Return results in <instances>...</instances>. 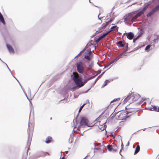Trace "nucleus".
<instances>
[{
    "mask_svg": "<svg viewBox=\"0 0 159 159\" xmlns=\"http://www.w3.org/2000/svg\"><path fill=\"white\" fill-rule=\"evenodd\" d=\"M71 79L74 80L76 85L72 88L67 85L64 87L62 91V93L65 98H67L68 97V92L69 90L72 91L75 90L83 86L85 84L80 78H77L76 77V74L74 72H73L71 75Z\"/></svg>",
    "mask_w": 159,
    "mask_h": 159,
    "instance_id": "f257e3e1",
    "label": "nucleus"
},
{
    "mask_svg": "<svg viewBox=\"0 0 159 159\" xmlns=\"http://www.w3.org/2000/svg\"><path fill=\"white\" fill-rule=\"evenodd\" d=\"M148 4L145 6L139 12L136 13L137 11L130 12L124 16L123 19L126 24H131L137 18L144 14L148 8Z\"/></svg>",
    "mask_w": 159,
    "mask_h": 159,
    "instance_id": "f03ea898",
    "label": "nucleus"
},
{
    "mask_svg": "<svg viewBox=\"0 0 159 159\" xmlns=\"http://www.w3.org/2000/svg\"><path fill=\"white\" fill-rule=\"evenodd\" d=\"M34 128L32 124L29 122L28 124V128L27 129L28 133V140L27 142V145L26 148H27V154H28V150L30 149L31 145L32 138L33 132Z\"/></svg>",
    "mask_w": 159,
    "mask_h": 159,
    "instance_id": "7ed1b4c3",
    "label": "nucleus"
},
{
    "mask_svg": "<svg viewBox=\"0 0 159 159\" xmlns=\"http://www.w3.org/2000/svg\"><path fill=\"white\" fill-rule=\"evenodd\" d=\"M76 66L78 72L80 74H82L84 71V64L81 61L76 63Z\"/></svg>",
    "mask_w": 159,
    "mask_h": 159,
    "instance_id": "20e7f679",
    "label": "nucleus"
},
{
    "mask_svg": "<svg viewBox=\"0 0 159 159\" xmlns=\"http://www.w3.org/2000/svg\"><path fill=\"white\" fill-rule=\"evenodd\" d=\"M80 126H82L83 127L84 126H87L89 127V121L88 119L84 116L81 117L80 121Z\"/></svg>",
    "mask_w": 159,
    "mask_h": 159,
    "instance_id": "39448f33",
    "label": "nucleus"
},
{
    "mask_svg": "<svg viewBox=\"0 0 159 159\" xmlns=\"http://www.w3.org/2000/svg\"><path fill=\"white\" fill-rule=\"evenodd\" d=\"M123 114L120 113V115L118 117L117 119L119 120H121L124 121L126 120L127 119L129 118L130 116L131 115H128L127 113H125V114Z\"/></svg>",
    "mask_w": 159,
    "mask_h": 159,
    "instance_id": "423d86ee",
    "label": "nucleus"
},
{
    "mask_svg": "<svg viewBox=\"0 0 159 159\" xmlns=\"http://www.w3.org/2000/svg\"><path fill=\"white\" fill-rule=\"evenodd\" d=\"M87 52H87L86 54L85 55L84 58L87 60H89V59H92L93 54L90 50V48H88Z\"/></svg>",
    "mask_w": 159,
    "mask_h": 159,
    "instance_id": "0eeeda50",
    "label": "nucleus"
},
{
    "mask_svg": "<svg viewBox=\"0 0 159 159\" xmlns=\"http://www.w3.org/2000/svg\"><path fill=\"white\" fill-rule=\"evenodd\" d=\"M132 93V101L133 102L137 101L140 97V95L138 93H134V92Z\"/></svg>",
    "mask_w": 159,
    "mask_h": 159,
    "instance_id": "6e6552de",
    "label": "nucleus"
},
{
    "mask_svg": "<svg viewBox=\"0 0 159 159\" xmlns=\"http://www.w3.org/2000/svg\"><path fill=\"white\" fill-rule=\"evenodd\" d=\"M91 45H93V41L91 40L86 45L85 48L82 50L80 52V53H79L77 55L75 56L72 60H74V59L77 57L78 55H79L82 52H84L85 50H86V48H87V46H91Z\"/></svg>",
    "mask_w": 159,
    "mask_h": 159,
    "instance_id": "1a4fd4ad",
    "label": "nucleus"
},
{
    "mask_svg": "<svg viewBox=\"0 0 159 159\" xmlns=\"http://www.w3.org/2000/svg\"><path fill=\"white\" fill-rule=\"evenodd\" d=\"M114 145H108L107 146V149L109 151H113L114 152H116L117 151V150L116 148H114Z\"/></svg>",
    "mask_w": 159,
    "mask_h": 159,
    "instance_id": "9d476101",
    "label": "nucleus"
},
{
    "mask_svg": "<svg viewBox=\"0 0 159 159\" xmlns=\"http://www.w3.org/2000/svg\"><path fill=\"white\" fill-rule=\"evenodd\" d=\"M6 46L8 50L10 53H13L14 52V51L13 48L10 45L7 44H6Z\"/></svg>",
    "mask_w": 159,
    "mask_h": 159,
    "instance_id": "9b49d317",
    "label": "nucleus"
},
{
    "mask_svg": "<svg viewBox=\"0 0 159 159\" xmlns=\"http://www.w3.org/2000/svg\"><path fill=\"white\" fill-rule=\"evenodd\" d=\"M132 93H129L127 97L125 98L123 101L124 103L126 102L130 98H132Z\"/></svg>",
    "mask_w": 159,
    "mask_h": 159,
    "instance_id": "f8f14e48",
    "label": "nucleus"
},
{
    "mask_svg": "<svg viewBox=\"0 0 159 159\" xmlns=\"http://www.w3.org/2000/svg\"><path fill=\"white\" fill-rule=\"evenodd\" d=\"M124 46H125V51L122 53V55H123V56L127 55V52L128 51V43H124Z\"/></svg>",
    "mask_w": 159,
    "mask_h": 159,
    "instance_id": "ddd939ff",
    "label": "nucleus"
},
{
    "mask_svg": "<svg viewBox=\"0 0 159 159\" xmlns=\"http://www.w3.org/2000/svg\"><path fill=\"white\" fill-rule=\"evenodd\" d=\"M127 38L129 40H131L133 39L134 35L133 33L129 32L127 34Z\"/></svg>",
    "mask_w": 159,
    "mask_h": 159,
    "instance_id": "4468645a",
    "label": "nucleus"
},
{
    "mask_svg": "<svg viewBox=\"0 0 159 159\" xmlns=\"http://www.w3.org/2000/svg\"><path fill=\"white\" fill-rule=\"evenodd\" d=\"M113 81L112 79H109V80H106L104 82V83L103 85L101 87L102 88H103L104 87H105L106 86L107 84L109 83H110L111 82V81Z\"/></svg>",
    "mask_w": 159,
    "mask_h": 159,
    "instance_id": "2eb2a0df",
    "label": "nucleus"
},
{
    "mask_svg": "<svg viewBox=\"0 0 159 159\" xmlns=\"http://www.w3.org/2000/svg\"><path fill=\"white\" fill-rule=\"evenodd\" d=\"M155 12H156L153 8L150 11L149 13L147 14V16L148 17H150Z\"/></svg>",
    "mask_w": 159,
    "mask_h": 159,
    "instance_id": "dca6fc26",
    "label": "nucleus"
},
{
    "mask_svg": "<svg viewBox=\"0 0 159 159\" xmlns=\"http://www.w3.org/2000/svg\"><path fill=\"white\" fill-rule=\"evenodd\" d=\"M52 141V138L51 137H48L47 138L45 143L47 144H48L51 143Z\"/></svg>",
    "mask_w": 159,
    "mask_h": 159,
    "instance_id": "f3484780",
    "label": "nucleus"
},
{
    "mask_svg": "<svg viewBox=\"0 0 159 159\" xmlns=\"http://www.w3.org/2000/svg\"><path fill=\"white\" fill-rule=\"evenodd\" d=\"M117 44L119 47H124V43H123L122 41H119L117 42Z\"/></svg>",
    "mask_w": 159,
    "mask_h": 159,
    "instance_id": "a211bd4d",
    "label": "nucleus"
},
{
    "mask_svg": "<svg viewBox=\"0 0 159 159\" xmlns=\"http://www.w3.org/2000/svg\"><path fill=\"white\" fill-rule=\"evenodd\" d=\"M140 150V146L138 145H137L135 150L134 154L135 155L138 153Z\"/></svg>",
    "mask_w": 159,
    "mask_h": 159,
    "instance_id": "6ab92c4d",
    "label": "nucleus"
},
{
    "mask_svg": "<svg viewBox=\"0 0 159 159\" xmlns=\"http://www.w3.org/2000/svg\"><path fill=\"white\" fill-rule=\"evenodd\" d=\"M137 111H138L137 110V111L135 110L134 109L130 108V109H129L128 111H127V114L128 115V114L129 113H132V112H136Z\"/></svg>",
    "mask_w": 159,
    "mask_h": 159,
    "instance_id": "aec40b11",
    "label": "nucleus"
},
{
    "mask_svg": "<svg viewBox=\"0 0 159 159\" xmlns=\"http://www.w3.org/2000/svg\"><path fill=\"white\" fill-rule=\"evenodd\" d=\"M117 60H111V61L109 63L107 64L105 67H104L103 69H104L108 67L111 64L115 63Z\"/></svg>",
    "mask_w": 159,
    "mask_h": 159,
    "instance_id": "412c9836",
    "label": "nucleus"
},
{
    "mask_svg": "<svg viewBox=\"0 0 159 159\" xmlns=\"http://www.w3.org/2000/svg\"><path fill=\"white\" fill-rule=\"evenodd\" d=\"M112 13V11H111L110 13H109L107 16L105 17V19L107 20L109 18V17H114L113 16L114 15V13H113L112 14V16H111V13Z\"/></svg>",
    "mask_w": 159,
    "mask_h": 159,
    "instance_id": "4be33fe9",
    "label": "nucleus"
},
{
    "mask_svg": "<svg viewBox=\"0 0 159 159\" xmlns=\"http://www.w3.org/2000/svg\"><path fill=\"white\" fill-rule=\"evenodd\" d=\"M159 39V36H157L156 38H155L152 41V43H153L154 45L155 43L157 42L158 39Z\"/></svg>",
    "mask_w": 159,
    "mask_h": 159,
    "instance_id": "5701e85b",
    "label": "nucleus"
},
{
    "mask_svg": "<svg viewBox=\"0 0 159 159\" xmlns=\"http://www.w3.org/2000/svg\"><path fill=\"white\" fill-rule=\"evenodd\" d=\"M118 29V27L116 25H115L111 27V30L110 31H112L115 30H117Z\"/></svg>",
    "mask_w": 159,
    "mask_h": 159,
    "instance_id": "b1692460",
    "label": "nucleus"
},
{
    "mask_svg": "<svg viewBox=\"0 0 159 159\" xmlns=\"http://www.w3.org/2000/svg\"><path fill=\"white\" fill-rule=\"evenodd\" d=\"M115 18V17H112L111 19L107 22H105L108 25L110 23H111L114 20Z\"/></svg>",
    "mask_w": 159,
    "mask_h": 159,
    "instance_id": "393cba45",
    "label": "nucleus"
},
{
    "mask_svg": "<svg viewBox=\"0 0 159 159\" xmlns=\"http://www.w3.org/2000/svg\"><path fill=\"white\" fill-rule=\"evenodd\" d=\"M121 148L120 150V151L119 154L121 156H122V155L121 153V152L124 149V145L123 143L122 140H121Z\"/></svg>",
    "mask_w": 159,
    "mask_h": 159,
    "instance_id": "a878e982",
    "label": "nucleus"
},
{
    "mask_svg": "<svg viewBox=\"0 0 159 159\" xmlns=\"http://www.w3.org/2000/svg\"><path fill=\"white\" fill-rule=\"evenodd\" d=\"M102 29H103V28H102V26L100 27L98 29V30L96 31V32L93 35V36H95L96 35V34L101 32V31H100V30Z\"/></svg>",
    "mask_w": 159,
    "mask_h": 159,
    "instance_id": "bb28decb",
    "label": "nucleus"
},
{
    "mask_svg": "<svg viewBox=\"0 0 159 159\" xmlns=\"http://www.w3.org/2000/svg\"><path fill=\"white\" fill-rule=\"evenodd\" d=\"M153 9L156 12L158 11L159 10V4L156 5Z\"/></svg>",
    "mask_w": 159,
    "mask_h": 159,
    "instance_id": "cd10ccee",
    "label": "nucleus"
},
{
    "mask_svg": "<svg viewBox=\"0 0 159 159\" xmlns=\"http://www.w3.org/2000/svg\"><path fill=\"white\" fill-rule=\"evenodd\" d=\"M120 111H119L117 112L116 111L115 113L114 114L113 113H112L110 115V117H111V118L114 117L116 116V114Z\"/></svg>",
    "mask_w": 159,
    "mask_h": 159,
    "instance_id": "c85d7f7f",
    "label": "nucleus"
},
{
    "mask_svg": "<svg viewBox=\"0 0 159 159\" xmlns=\"http://www.w3.org/2000/svg\"><path fill=\"white\" fill-rule=\"evenodd\" d=\"M95 77L94 76H91V77H88V78H87V79L85 77H84V78L85 79V81H86V82H87L88 80L91 79H92L93 78H94Z\"/></svg>",
    "mask_w": 159,
    "mask_h": 159,
    "instance_id": "c756f323",
    "label": "nucleus"
},
{
    "mask_svg": "<svg viewBox=\"0 0 159 159\" xmlns=\"http://www.w3.org/2000/svg\"><path fill=\"white\" fill-rule=\"evenodd\" d=\"M102 116V113L98 117L96 120L95 121H97L100 122V120H101Z\"/></svg>",
    "mask_w": 159,
    "mask_h": 159,
    "instance_id": "7c9ffc66",
    "label": "nucleus"
},
{
    "mask_svg": "<svg viewBox=\"0 0 159 159\" xmlns=\"http://www.w3.org/2000/svg\"><path fill=\"white\" fill-rule=\"evenodd\" d=\"M86 103H84L80 107L79 110V111H78V113H80L81 111V110H82V109L83 108V107H84V106L86 105Z\"/></svg>",
    "mask_w": 159,
    "mask_h": 159,
    "instance_id": "2f4dec72",
    "label": "nucleus"
},
{
    "mask_svg": "<svg viewBox=\"0 0 159 159\" xmlns=\"http://www.w3.org/2000/svg\"><path fill=\"white\" fill-rule=\"evenodd\" d=\"M0 21L2 23L3 25H5L6 24L3 17L2 18H0Z\"/></svg>",
    "mask_w": 159,
    "mask_h": 159,
    "instance_id": "473e14b6",
    "label": "nucleus"
},
{
    "mask_svg": "<svg viewBox=\"0 0 159 159\" xmlns=\"http://www.w3.org/2000/svg\"><path fill=\"white\" fill-rule=\"evenodd\" d=\"M158 107L155 105L152 106V108L153 109L154 111H157V110H158Z\"/></svg>",
    "mask_w": 159,
    "mask_h": 159,
    "instance_id": "72a5a7b5",
    "label": "nucleus"
},
{
    "mask_svg": "<svg viewBox=\"0 0 159 159\" xmlns=\"http://www.w3.org/2000/svg\"><path fill=\"white\" fill-rule=\"evenodd\" d=\"M151 46L149 45H147L145 48V50L147 51L150 49Z\"/></svg>",
    "mask_w": 159,
    "mask_h": 159,
    "instance_id": "f704fd0d",
    "label": "nucleus"
},
{
    "mask_svg": "<svg viewBox=\"0 0 159 159\" xmlns=\"http://www.w3.org/2000/svg\"><path fill=\"white\" fill-rule=\"evenodd\" d=\"M107 26V24L105 22V23H103L101 25V26L103 29L105 28Z\"/></svg>",
    "mask_w": 159,
    "mask_h": 159,
    "instance_id": "c9c22d12",
    "label": "nucleus"
},
{
    "mask_svg": "<svg viewBox=\"0 0 159 159\" xmlns=\"http://www.w3.org/2000/svg\"><path fill=\"white\" fill-rule=\"evenodd\" d=\"M120 98H116V99H114V100H112L110 102V104H111L113 102H116V101H117V100H120Z\"/></svg>",
    "mask_w": 159,
    "mask_h": 159,
    "instance_id": "e433bc0d",
    "label": "nucleus"
},
{
    "mask_svg": "<svg viewBox=\"0 0 159 159\" xmlns=\"http://www.w3.org/2000/svg\"><path fill=\"white\" fill-rule=\"evenodd\" d=\"M111 32V31H108L106 32V33H104L103 35L104 36V37H106L107 35Z\"/></svg>",
    "mask_w": 159,
    "mask_h": 159,
    "instance_id": "4c0bfd02",
    "label": "nucleus"
},
{
    "mask_svg": "<svg viewBox=\"0 0 159 159\" xmlns=\"http://www.w3.org/2000/svg\"><path fill=\"white\" fill-rule=\"evenodd\" d=\"M146 129V128H145L143 129H140V130H138V131H136V132H135V133H133V134L132 135H131V137H130V140L131 139V138L132 137V135H133V134H136V133L137 132H138V131H140V130H143V131H145V130Z\"/></svg>",
    "mask_w": 159,
    "mask_h": 159,
    "instance_id": "58836bf2",
    "label": "nucleus"
},
{
    "mask_svg": "<svg viewBox=\"0 0 159 159\" xmlns=\"http://www.w3.org/2000/svg\"><path fill=\"white\" fill-rule=\"evenodd\" d=\"M143 34V32H142V31L139 32V34L137 36L139 38L140 37H141L142 36Z\"/></svg>",
    "mask_w": 159,
    "mask_h": 159,
    "instance_id": "ea45409f",
    "label": "nucleus"
},
{
    "mask_svg": "<svg viewBox=\"0 0 159 159\" xmlns=\"http://www.w3.org/2000/svg\"><path fill=\"white\" fill-rule=\"evenodd\" d=\"M93 144L95 147L96 146H100V143H96V141H95V142L93 143Z\"/></svg>",
    "mask_w": 159,
    "mask_h": 159,
    "instance_id": "a19ab883",
    "label": "nucleus"
},
{
    "mask_svg": "<svg viewBox=\"0 0 159 159\" xmlns=\"http://www.w3.org/2000/svg\"><path fill=\"white\" fill-rule=\"evenodd\" d=\"M102 39L101 36L99 37L96 40V42L97 43H98L99 41L102 40Z\"/></svg>",
    "mask_w": 159,
    "mask_h": 159,
    "instance_id": "79ce46f5",
    "label": "nucleus"
},
{
    "mask_svg": "<svg viewBox=\"0 0 159 159\" xmlns=\"http://www.w3.org/2000/svg\"><path fill=\"white\" fill-rule=\"evenodd\" d=\"M139 37H138V36H137L135 38H134L133 39V43H134L138 39H139Z\"/></svg>",
    "mask_w": 159,
    "mask_h": 159,
    "instance_id": "37998d69",
    "label": "nucleus"
},
{
    "mask_svg": "<svg viewBox=\"0 0 159 159\" xmlns=\"http://www.w3.org/2000/svg\"><path fill=\"white\" fill-rule=\"evenodd\" d=\"M106 128V127L105 125L103 127H102V128H99L101 130V131L104 130Z\"/></svg>",
    "mask_w": 159,
    "mask_h": 159,
    "instance_id": "c03bdc74",
    "label": "nucleus"
},
{
    "mask_svg": "<svg viewBox=\"0 0 159 159\" xmlns=\"http://www.w3.org/2000/svg\"><path fill=\"white\" fill-rule=\"evenodd\" d=\"M122 111V112L120 113H122L123 114H125V113H127V111Z\"/></svg>",
    "mask_w": 159,
    "mask_h": 159,
    "instance_id": "a18cd8bd",
    "label": "nucleus"
},
{
    "mask_svg": "<svg viewBox=\"0 0 159 159\" xmlns=\"http://www.w3.org/2000/svg\"><path fill=\"white\" fill-rule=\"evenodd\" d=\"M93 63H91L90 64H89V68H91L93 67Z\"/></svg>",
    "mask_w": 159,
    "mask_h": 159,
    "instance_id": "49530a36",
    "label": "nucleus"
},
{
    "mask_svg": "<svg viewBox=\"0 0 159 159\" xmlns=\"http://www.w3.org/2000/svg\"><path fill=\"white\" fill-rule=\"evenodd\" d=\"M91 87L88 90H87L85 92H83V93H87L89 92V91L91 89Z\"/></svg>",
    "mask_w": 159,
    "mask_h": 159,
    "instance_id": "de8ad7c7",
    "label": "nucleus"
},
{
    "mask_svg": "<svg viewBox=\"0 0 159 159\" xmlns=\"http://www.w3.org/2000/svg\"><path fill=\"white\" fill-rule=\"evenodd\" d=\"M79 95H80V94H79L78 95H76L75 94H74V97L75 98H78V96H79Z\"/></svg>",
    "mask_w": 159,
    "mask_h": 159,
    "instance_id": "09e8293b",
    "label": "nucleus"
},
{
    "mask_svg": "<svg viewBox=\"0 0 159 159\" xmlns=\"http://www.w3.org/2000/svg\"><path fill=\"white\" fill-rule=\"evenodd\" d=\"M145 100H146L145 98H142V99L141 100L140 102L141 103L143 102Z\"/></svg>",
    "mask_w": 159,
    "mask_h": 159,
    "instance_id": "8fccbe9b",
    "label": "nucleus"
},
{
    "mask_svg": "<svg viewBox=\"0 0 159 159\" xmlns=\"http://www.w3.org/2000/svg\"><path fill=\"white\" fill-rule=\"evenodd\" d=\"M98 80V78H97V79L95 80V81H94L93 84V85H92V86H91V87H92L94 85V84L96 83V82H97V81Z\"/></svg>",
    "mask_w": 159,
    "mask_h": 159,
    "instance_id": "3c124183",
    "label": "nucleus"
},
{
    "mask_svg": "<svg viewBox=\"0 0 159 159\" xmlns=\"http://www.w3.org/2000/svg\"><path fill=\"white\" fill-rule=\"evenodd\" d=\"M99 15L98 16V18L99 20H101V19H103V18L105 17H103L102 18H101V17H99Z\"/></svg>",
    "mask_w": 159,
    "mask_h": 159,
    "instance_id": "603ef678",
    "label": "nucleus"
},
{
    "mask_svg": "<svg viewBox=\"0 0 159 159\" xmlns=\"http://www.w3.org/2000/svg\"><path fill=\"white\" fill-rule=\"evenodd\" d=\"M79 114H78L76 116V118H75V122H77V117H78V116H79Z\"/></svg>",
    "mask_w": 159,
    "mask_h": 159,
    "instance_id": "864d4df0",
    "label": "nucleus"
},
{
    "mask_svg": "<svg viewBox=\"0 0 159 159\" xmlns=\"http://www.w3.org/2000/svg\"><path fill=\"white\" fill-rule=\"evenodd\" d=\"M113 148H116L117 150L118 147L117 145H114Z\"/></svg>",
    "mask_w": 159,
    "mask_h": 159,
    "instance_id": "5fc2aeb1",
    "label": "nucleus"
},
{
    "mask_svg": "<svg viewBox=\"0 0 159 159\" xmlns=\"http://www.w3.org/2000/svg\"><path fill=\"white\" fill-rule=\"evenodd\" d=\"M154 2H159V0H152Z\"/></svg>",
    "mask_w": 159,
    "mask_h": 159,
    "instance_id": "6e6d98bb",
    "label": "nucleus"
},
{
    "mask_svg": "<svg viewBox=\"0 0 159 159\" xmlns=\"http://www.w3.org/2000/svg\"><path fill=\"white\" fill-rule=\"evenodd\" d=\"M99 148H93V149L94 150H99Z\"/></svg>",
    "mask_w": 159,
    "mask_h": 159,
    "instance_id": "4d7b16f0",
    "label": "nucleus"
},
{
    "mask_svg": "<svg viewBox=\"0 0 159 159\" xmlns=\"http://www.w3.org/2000/svg\"><path fill=\"white\" fill-rule=\"evenodd\" d=\"M102 76V75H99L97 78H98V79L101 77Z\"/></svg>",
    "mask_w": 159,
    "mask_h": 159,
    "instance_id": "13d9d810",
    "label": "nucleus"
},
{
    "mask_svg": "<svg viewBox=\"0 0 159 159\" xmlns=\"http://www.w3.org/2000/svg\"><path fill=\"white\" fill-rule=\"evenodd\" d=\"M30 101V107L32 106V104L31 102L30 101Z\"/></svg>",
    "mask_w": 159,
    "mask_h": 159,
    "instance_id": "bf43d9fd",
    "label": "nucleus"
},
{
    "mask_svg": "<svg viewBox=\"0 0 159 159\" xmlns=\"http://www.w3.org/2000/svg\"><path fill=\"white\" fill-rule=\"evenodd\" d=\"M129 141H128L127 144L126 145V146H129Z\"/></svg>",
    "mask_w": 159,
    "mask_h": 159,
    "instance_id": "052dcab7",
    "label": "nucleus"
},
{
    "mask_svg": "<svg viewBox=\"0 0 159 159\" xmlns=\"http://www.w3.org/2000/svg\"><path fill=\"white\" fill-rule=\"evenodd\" d=\"M11 73V75H12L13 76V77H14V78H15V76H14V75H13V73L11 72H10Z\"/></svg>",
    "mask_w": 159,
    "mask_h": 159,
    "instance_id": "680f3d73",
    "label": "nucleus"
},
{
    "mask_svg": "<svg viewBox=\"0 0 159 159\" xmlns=\"http://www.w3.org/2000/svg\"><path fill=\"white\" fill-rule=\"evenodd\" d=\"M89 100L87 99V100H86V103H89Z\"/></svg>",
    "mask_w": 159,
    "mask_h": 159,
    "instance_id": "e2e57ef3",
    "label": "nucleus"
},
{
    "mask_svg": "<svg viewBox=\"0 0 159 159\" xmlns=\"http://www.w3.org/2000/svg\"><path fill=\"white\" fill-rule=\"evenodd\" d=\"M101 37L102 39L105 37L104 36L103 34L102 36H101Z\"/></svg>",
    "mask_w": 159,
    "mask_h": 159,
    "instance_id": "0e129e2a",
    "label": "nucleus"
},
{
    "mask_svg": "<svg viewBox=\"0 0 159 159\" xmlns=\"http://www.w3.org/2000/svg\"><path fill=\"white\" fill-rule=\"evenodd\" d=\"M89 156V154H88V155L86 156V157L84 158L83 159H86V157H87L88 156Z\"/></svg>",
    "mask_w": 159,
    "mask_h": 159,
    "instance_id": "69168bd1",
    "label": "nucleus"
},
{
    "mask_svg": "<svg viewBox=\"0 0 159 159\" xmlns=\"http://www.w3.org/2000/svg\"><path fill=\"white\" fill-rule=\"evenodd\" d=\"M18 82H19V81L17 79V78L15 77V78H14Z\"/></svg>",
    "mask_w": 159,
    "mask_h": 159,
    "instance_id": "338daca9",
    "label": "nucleus"
},
{
    "mask_svg": "<svg viewBox=\"0 0 159 159\" xmlns=\"http://www.w3.org/2000/svg\"><path fill=\"white\" fill-rule=\"evenodd\" d=\"M66 158H64V157H63L61 158V159H66Z\"/></svg>",
    "mask_w": 159,
    "mask_h": 159,
    "instance_id": "774afa93",
    "label": "nucleus"
}]
</instances>
